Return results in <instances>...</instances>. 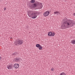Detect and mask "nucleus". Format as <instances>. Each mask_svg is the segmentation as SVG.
Listing matches in <instances>:
<instances>
[{
    "instance_id": "nucleus-1",
    "label": "nucleus",
    "mask_w": 75,
    "mask_h": 75,
    "mask_svg": "<svg viewBox=\"0 0 75 75\" xmlns=\"http://www.w3.org/2000/svg\"><path fill=\"white\" fill-rule=\"evenodd\" d=\"M74 23L71 20H68L64 22L61 25V28L62 29L68 28L71 27H73Z\"/></svg>"
},
{
    "instance_id": "nucleus-2",
    "label": "nucleus",
    "mask_w": 75,
    "mask_h": 75,
    "mask_svg": "<svg viewBox=\"0 0 75 75\" xmlns=\"http://www.w3.org/2000/svg\"><path fill=\"white\" fill-rule=\"evenodd\" d=\"M28 15L30 17H31L32 18L34 19L36 18L37 17V13L35 12L30 13L29 12L28 13Z\"/></svg>"
},
{
    "instance_id": "nucleus-3",
    "label": "nucleus",
    "mask_w": 75,
    "mask_h": 75,
    "mask_svg": "<svg viewBox=\"0 0 75 75\" xmlns=\"http://www.w3.org/2000/svg\"><path fill=\"white\" fill-rule=\"evenodd\" d=\"M35 6H39V9H41V8H42V7H43L42 6V4L38 2H35Z\"/></svg>"
},
{
    "instance_id": "nucleus-4",
    "label": "nucleus",
    "mask_w": 75,
    "mask_h": 75,
    "mask_svg": "<svg viewBox=\"0 0 75 75\" xmlns=\"http://www.w3.org/2000/svg\"><path fill=\"white\" fill-rule=\"evenodd\" d=\"M15 44L17 45V44H19V45H21L23 43V40H21L18 41H15Z\"/></svg>"
},
{
    "instance_id": "nucleus-5",
    "label": "nucleus",
    "mask_w": 75,
    "mask_h": 75,
    "mask_svg": "<svg viewBox=\"0 0 75 75\" xmlns=\"http://www.w3.org/2000/svg\"><path fill=\"white\" fill-rule=\"evenodd\" d=\"M47 34L49 37H54L55 36V33L54 32H49Z\"/></svg>"
},
{
    "instance_id": "nucleus-6",
    "label": "nucleus",
    "mask_w": 75,
    "mask_h": 75,
    "mask_svg": "<svg viewBox=\"0 0 75 75\" xmlns=\"http://www.w3.org/2000/svg\"><path fill=\"white\" fill-rule=\"evenodd\" d=\"M50 14V12L49 11H47L45 12L44 13V16H45V17H47V16H48Z\"/></svg>"
},
{
    "instance_id": "nucleus-7",
    "label": "nucleus",
    "mask_w": 75,
    "mask_h": 75,
    "mask_svg": "<svg viewBox=\"0 0 75 75\" xmlns=\"http://www.w3.org/2000/svg\"><path fill=\"white\" fill-rule=\"evenodd\" d=\"M13 67L12 65H8L7 66V68L8 69H11Z\"/></svg>"
},
{
    "instance_id": "nucleus-8",
    "label": "nucleus",
    "mask_w": 75,
    "mask_h": 75,
    "mask_svg": "<svg viewBox=\"0 0 75 75\" xmlns=\"http://www.w3.org/2000/svg\"><path fill=\"white\" fill-rule=\"evenodd\" d=\"M13 67L15 68H18L19 67V64H15L14 65Z\"/></svg>"
},
{
    "instance_id": "nucleus-9",
    "label": "nucleus",
    "mask_w": 75,
    "mask_h": 75,
    "mask_svg": "<svg viewBox=\"0 0 75 75\" xmlns=\"http://www.w3.org/2000/svg\"><path fill=\"white\" fill-rule=\"evenodd\" d=\"M21 60V59L18 58H15L14 59V60L15 62H19Z\"/></svg>"
},
{
    "instance_id": "nucleus-10",
    "label": "nucleus",
    "mask_w": 75,
    "mask_h": 75,
    "mask_svg": "<svg viewBox=\"0 0 75 75\" xmlns=\"http://www.w3.org/2000/svg\"><path fill=\"white\" fill-rule=\"evenodd\" d=\"M71 43L73 44H75V40H73L71 41Z\"/></svg>"
},
{
    "instance_id": "nucleus-11",
    "label": "nucleus",
    "mask_w": 75,
    "mask_h": 75,
    "mask_svg": "<svg viewBox=\"0 0 75 75\" xmlns=\"http://www.w3.org/2000/svg\"><path fill=\"white\" fill-rule=\"evenodd\" d=\"M38 48L39 50H42V46L41 45H40Z\"/></svg>"
},
{
    "instance_id": "nucleus-12",
    "label": "nucleus",
    "mask_w": 75,
    "mask_h": 75,
    "mask_svg": "<svg viewBox=\"0 0 75 75\" xmlns=\"http://www.w3.org/2000/svg\"><path fill=\"white\" fill-rule=\"evenodd\" d=\"M54 14H57V15H58V14H59V12L58 11H56L54 13Z\"/></svg>"
},
{
    "instance_id": "nucleus-13",
    "label": "nucleus",
    "mask_w": 75,
    "mask_h": 75,
    "mask_svg": "<svg viewBox=\"0 0 75 75\" xmlns=\"http://www.w3.org/2000/svg\"><path fill=\"white\" fill-rule=\"evenodd\" d=\"M31 7L32 8H34V7H36V6H35V4H34L32 5L31 6Z\"/></svg>"
},
{
    "instance_id": "nucleus-14",
    "label": "nucleus",
    "mask_w": 75,
    "mask_h": 75,
    "mask_svg": "<svg viewBox=\"0 0 75 75\" xmlns=\"http://www.w3.org/2000/svg\"><path fill=\"white\" fill-rule=\"evenodd\" d=\"M40 45L39 44H37L36 45V47H37V48H39V47L40 46Z\"/></svg>"
},
{
    "instance_id": "nucleus-15",
    "label": "nucleus",
    "mask_w": 75,
    "mask_h": 75,
    "mask_svg": "<svg viewBox=\"0 0 75 75\" xmlns=\"http://www.w3.org/2000/svg\"><path fill=\"white\" fill-rule=\"evenodd\" d=\"M59 75H66L64 72H62L59 74Z\"/></svg>"
},
{
    "instance_id": "nucleus-16",
    "label": "nucleus",
    "mask_w": 75,
    "mask_h": 75,
    "mask_svg": "<svg viewBox=\"0 0 75 75\" xmlns=\"http://www.w3.org/2000/svg\"><path fill=\"white\" fill-rule=\"evenodd\" d=\"M35 0H31V3H34L35 2Z\"/></svg>"
},
{
    "instance_id": "nucleus-17",
    "label": "nucleus",
    "mask_w": 75,
    "mask_h": 75,
    "mask_svg": "<svg viewBox=\"0 0 75 75\" xmlns=\"http://www.w3.org/2000/svg\"><path fill=\"white\" fill-rule=\"evenodd\" d=\"M6 10V8L4 7V11H5V10Z\"/></svg>"
},
{
    "instance_id": "nucleus-18",
    "label": "nucleus",
    "mask_w": 75,
    "mask_h": 75,
    "mask_svg": "<svg viewBox=\"0 0 75 75\" xmlns=\"http://www.w3.org/2000/svg\"><path fill=\"white\" fill-rule=\"evenodd\" d=\"M51 71H54V69H51Z\"/></svg>"
},
{
    "instance_id": "nucleus-19",
    "label": "nucleus",
    "mask_w": 75,
    "mask_h": 75,
    "mask_svg": "<svg viewBox=\"0 0 75 75\" xmlns=\"http://www.w3.org/2000/svg\"><path fill=\"white\" fill-rule=\"evenodd\" d=\"M73 15H74V16H75V13H74L73 14Z\"/></svg>"
}]
</instances>
